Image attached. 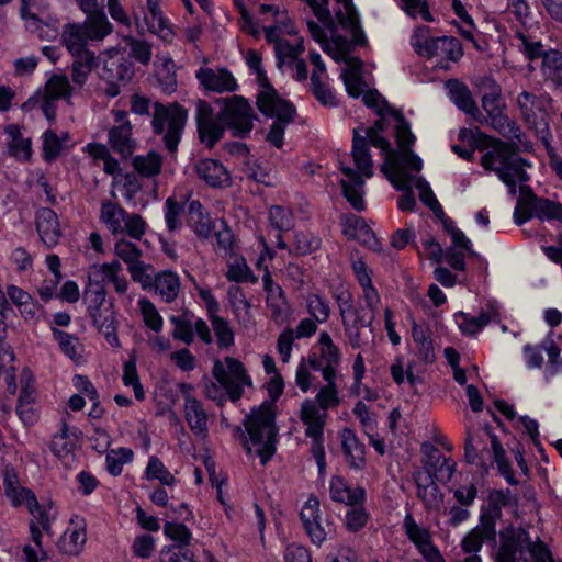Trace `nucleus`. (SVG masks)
Returning <instances> with one entry per match:
<instances>
[{
    "label": "nucleus",
    "instance_id": "nucleus-1",
    "mask_svg": "<svg viewBox=\"0 0 562 562\" xmlns=\"http://www.w3.org/2000/svg\"><path fill=\"white\" fill-rule=\"evenodd\" d=\"M481 165L485 170L493 171L507 186L512 195L517 193L519 187V198L517 202L521 205L535 207L537 198L532 189L526 184L530 177L527 168L530 164L524 159L517 147L505 142L497 140L493 147L481 157Z\"/></svg>",
    "mask_w": 562,
    "mask_h": 562
},
{
    "label": "nucleus",
    "instance_id": "nucleus-2",
    "mask_svg": "<svg viewBox=\"0 0 562 562\" xmlns=\"http://www.w3.org/2000/svg\"><path fill=\"white\" fill-rule=\"evenodd\" d=\"M276 406L263 402L255 407L244 419V427L250 442L257 447L256 452L265 465L276 453L278 427L276 425Z\"/></svg>",
    "mask_w": 562,
    "mask_h": 562
},
{
    "label": "nucleus",
    "instance_id": "nucleus-3",
    "mask_svg": "<svg viewBox=\"0 0 562 562\" xmlns=\"http://www.w3.org/2000/svg\"><path fill=\"white\" fill-rule=\"evenodd\" d=\"M356 130H361L368 145L371 144L382 150L385 161L381 166V171L396 189H403L409 184L411 171L419 172L422 170L423 161L417 155L411 153L397 154V150L392 148L391 143L381 133H368L362 126Z\"/></svg>",
    "mask_w": 562,
    "mask_h": 562
},
{
    "label": "nucleus",
    "instance_id": "nucleus-4",
    "mask_svg": "<svg viewBox=\"0 0 562 562\" xmlns=\"http://www.w3.org/2000/svg\"><path fill=\"white\" fill-rule=\"evenodd\" d=\"M516 103L524 122L536 132L546 149L550 150L552 133L548 110L552 104L551 97L522 91L517 95Z\"/></svg>",
    "mask_w": 562,
    "mask_h": 562
},
{
    "label": "nucleus",
    "instance_id": "nucleus-5",
    "mask_svg": "<svg viewBox=\"0 0 562 562\" xmlns=\"http://www.w3.org/2000/svg\"><path fill=\"white\" fill-rule=\"evenodd\" d=\"M151 126L154 133L162 136V142L169 153H176L188 119V111L178 103L164 105L153 104Z\"/></svg>",
    "mask_w": 562,
    "mask_h": 562
},
{
    "label": "nucleus",
    "instance_id": "nucleus-6",
    "mask_svg": "<svg viewBox=\"0 0 562 562\" xmlns=\"http://www.w3.org/2000/svg\"><path fill=\"white\" fill-rule=\"evenodd\" d=\"M100 220L113 235H127L139 240L146 231V222L139 214L127 213L112 201H102Z\"/></svg>",
    "mask_w": 562,
    "mask_h": 562
},
{
    "label": "nucleus",
    "instance_id": "nucleus-7",
    "mask_svg": "<svg viewBox=\"0 0 562 562\" xmlns=\"http://www.w3.org/2000/svg\"><path fill=\"white\" fill-rule=\"evenodd\" d=\"M133 76V63L124 54L115 49L104 54L100 78L108 83L104 90L108 97H117L121 92V86L128 83Z\"/></svg>",
    "mask_w": 562,
    "mask_h": 562
},
{
    "label": "nucleus",
    "instance_id": "nucleus-8",
    "mask_svg": "<svg viewBox=\"0 0 562 562\" xmlns=\"http://www.w3.org/2000/svg\"><path fill=\"white\" fill-rule=\"evenodd\" d=\"M255 113L249 102L240 95L224 100V106L218 114L221 124L232 131L236 137H246L254 127Z\"/></svg>",
    "mask_w": 562,
    "mask_h": 562
},
{
    "label": "nucleus",
    "instance_id": "nucleus-9",
    "mask_svg": "<svg viewBox=\"0 0 562 562\" xmlns=\"http://www.w3.org/2000/svg\"><path fill=\"white\" fill-rule=\"evenodd\" d=\"M225 366L221 360H215L212 374L226 391L232 402H237L244 394V387L251 385L244 364L236 358L226 357Z\"/></svg>",
    "mask_w": 562,
    "mask_h": 562
},
{
    "label": "nucleus",
    "instance_id": "nucleus-10",
    "mask_svg": "<svg viewBox=\"0 0 562 562\" xmlns=\"http://www.w3.org/2000/svg\"><path fill=\"white\" fill-rule=\"evenodd\" d=\"M111 32V24H109V30H104L91 19H86L82 24H67L61 33V40L71 55H78L81 52H90L86 48L89 41H101Z\"/></svg>",
    "mask_w": 562,
    "mask_h": 562
},
{
    "label": "nucleus",
    "instance_id": "nucleus-11",
    "mask_svg": "<svg viewBox=\"0 0 562 562\" xmlns=\"http://www.w3.org/2000/svg\"><path fill=\"white\" fill-rule=\"evenodd\" d=\"M424 473L430 474L438 482L448 483L456 472V462L446 458L440 450L429 442L422 445Z\"/></svg>",
    "mask_w": 562,
    "mask_h": 562
},
{
    "label": "nucleus",
    "instance_id": "nucleus-12",
    "mask_svg": "<svg viewBox=\"0 0 562 562\" xmlns=\"http://www.w3.org/2000/svg\"><path fill=\"white\" fill-rule=\"evenodd\" d=\"M115 125L109 131V144L111 148L123 159L132 157L137 143L133 138L132 125L126 120V112L114 111Z\"/></svg>",
    "mask_w": 562,
    "mask_h": 562
},
{
    "label": "nucleus",
    "instance_id": "nucleus-13",
    "mask_svg": "<svg viewBox=\"0 0 562 562\" xmlns=\"http://www.w3.org/2000/svg\"><path fill=\"white\" fill-rule=\"evenodd\" d=\"M497 516V509L492 508L488 514H481L480 524L468 532L462 539L461 547L467 553L476 554L483 542L496 543V529L493 519Z\"/></svg>",
    "mask_w": 562,
    "mask_h": 562
},
{
    "label": "nucleus",
    "instance_id": "nucleus-14",
    "mask_svg": "<svg viewBox=\"0 0 562 562\" xmlns=\"http://www.w3.org/2000/svg\"><path fill=\"white\" fill-rule=\"evenodd\" d=\"M195 76L201 86L207 91L224 93L234 92L238 89L235 77L224 67H202L196 71Z\"/></svg>",
    "mask_w": 562,
    "mask_h": 562
},
{
    "label": "nucleus",
    "instance_id": "nucleus-15",
    "mask_svg": "<svg viewBox=\"0 0 562 562\" xmlns=\"http://www.w3.org/2000/svg\"><path fill=\"white\" fill-rule=\"evenodd\" d=\"M260 112L267 116L276 117L266 139L274 147L281 148L285 127L294 120L295 109L290 102H279L277 105L268 106V111Z\"/></svg>",
    "mask_w": 562,
    "mask_h": 562
},
{
    "label": "nucleus",
    "instance_id": "nucleus-16",
    "mask_svg": "<svg viewBox=\"0 0 562 562\" xmlns=\"http://www.w3.org/2000/svg\"><path fill=\"white\" fill-rule=\"evenodd\" d=\"M196 125L201 140L206 142L209 147L224 135L223 125L214 119L213 109L206 101L199 100L196 103Z\"/></svg>",
    "mask_w": 562,
    "mask_h": 562
},
{
    "label": "nucleus",
    "instance_id": "nucleus-17",
    "mask_svg": "<svg viewBox=\"0 0 562 562\" xmlns=\"http://www.w3.org/2000/svg\"><path fill=\"white\" fill-rule=\"evenodd\" d=\"M447 86L450 99L459 110L480 124L487 123L485 115L480 111L470 89L464 83L459 80H449Z\"/></svg>",
    "mask_w": 562,
    "mask_h": 562
},
{
    "label": "nucleus",
    "instance_id": "nucleus-18",
    "mask_svg": "<svg viewBox=\"0 0 562 562\" xmlns=\"http://www.w3.org/2000/svg\"><path fill=\"white\" fill-rule=\"evenodd\" d=\"M123 268L119 260L93 266L89 272V283H97L104 288L106 283H113L117 293L123 294L127 290V280L120 276Z\"/></svg>",
    "mask_w": 562,
    "mask_h": 562
},
{
    "label": "nucleus",
    "instance_id": "nucleus-19",
    "mask_svg": "<svg viewBox=\"0 0 562 562\" xmlns=\"http://www.w3.org/2000/svg\"><path fill=\"white\" fill-rule=\"evenodd\" d=\"M340 170L346 177V179L340 180L344 196L356 211H363L366 205L363 201L364 180L362 176L348 166H341Z\"/></svg>",
    "mask_w": 562,
    "mask_h": 562
},
{
    "label": "nucleus",
    "instance_id": "nucleus-20",
    "mask_svg": "<svg viewBox=\"0 0 562 562\" xmlns=\"http://www.w3.org/2000/svg\"><path fill=\"white\" fill-rule=\"evenodd\" d=\"M89 316L92 318L93 325L104 335L108 344L120 348L121 344L117 336L119 321L113 303L109 302L106 306L89 314Z\"/></svg>",
    "mask_w": 562,
    "mask_h": 562
},
{
    "label": "nucleus",
    "instance_id": "nucleus-21",
    "mask_svg": "<svg viewBox=\"0 0 562 562\" xmlns=\"http://www.w3.org/2000/svg\"><path fill=\"white\" fill-rule=\"evenodd\" d=\"M413 479L417 486V497L424 503L425 507H439L442 503L443 495L436 483L437 480L431 477L430 474L424 473L422 470L415 471Z\"/></svg>",
    "mask_w": 562,
    "mask_h": 562
},
{
    "label": "nucleus",
    "instance_id": "nucleus-22",
    "mask_svg": "<svg viewBox=\"0 0 562 562\" xmlns=\"http://www.w3.org/2000/svg\"><path fill=\"white\" fill-rule=\"evenodd\" d=\"M527 540V535L522 531H501L499 547L494 555V562H520L517 557V550Z\"/></svg>",
    "mask_w": 562,
    "mask_h": 562
},
{
    "label": "nucleus",
    "instance_id": "nucleus-23",
    "mask_svg": "<svg viewBox=\"0 0 562 562\" xmlns=\"http://www.w3.org/2000/svg\"><path fill=\"white\" fill-rule=\"evenodd\" d=\"M36 229L42 241L48 247L57 245L60 237V227L57 214L48 207H43L36 213Z\"/></svg>",
    "mask_w": 562,
    "mask_h": 562
},
{
    "label": "nucleus",
    "instance_id": "nucleus-24",
    "mask_svg": "<svg viewBox=\"0 0 562 562\" xmlns=\"http://www.w3.org/2000/svg\"><path fill=\"white\" fill-rule=\"evenodd\" d=\"M184 418L195 436L200 438L207 436V414L202 403L191 395L184 397Z\"/></svg>",
    "mask_w": 562,
    "mask_h": 562
},
{
    "label": "nucleus",
    "instance_id": "nucleus-25",
    "mask_svg": "<svg viewBox=\"0 0 562 562\" xmlns=\"http://www.w3.org/2000/svg\"><path fill=\"white\" fill-rule=\"evenodd\" d=\"M341 318L349 344L353 349L360 348L362 345L360 329L363 327H371L374 321V315L367 316L363 308L358 307Z\"/></svg>",
    "mask_w": 562,
    "mask_h": 562
},
{
    "label": "nucleus",
    "instance_id": "nucleus-26",
    "mask_svg": "<svg viewBox=\"0 0 562 562\" xmlns=\"http://www.w3.org/2000/svg\"><path fill=\"white\" fill-rule=\"evenodd\" d=\"M342 8L336 12V18L344 29L350 31L352 43L356 45L367 44L364 33L360 27V21L352 0H336Z\"/></svg>",
    "mask_w": 562,
    "mask_h": 562
},
{
    "label": "nucleus",
    "instance_id": "nucleus-27",
    "mask_svg": "<svg viewBox=\"0 0 562 562\" xmlns=\"http://www.w3.org/2000/svg\"><path fill=\"white\" fill-rule=\"evenodd\" d=\"M198 176L209 186L214 188L227 187L231 184V177L226 168L217 160L203 159L194 166Z\"/></svg>",
    "mask_w": 562,
    "mask_h": 562
},
{
    "label": "nucleus",
    "instance_id": "nucleus-28",
    "mask_svg": "<svg viewBox=\"0 0 562 562\" xmlns=\"http://www.w3.org/2000/svg\"><path fill=\"white\" fill-rule=\"evenodd\" d=\"M188 224L200 239H207L212 236L215 224L209 213L204 212L203 205L198 200L189 203Z\"/></svg>",
    "mask_w": 562,
    "mask_h": 562
},
{
    "label": "nucleus",
    "instance_id": "nucleus-29",
    "mask_svg": "<svg viewBox=\"0 0 562 562\" xmlns=\"http://www.w3.org/2000/svg\"><path fill=\"white\" fill-rule=\"evenodd\" d=\"M463 56V48L460 41L453 36L435 37L429 54L425 58L438 57L445 61H458Z\"/></svg>",
    "mask_w": 562,
    "mask_h": 562
},
{
    "label": "nucleus",
    "instance_id": "nucleus-30",
    "mask_svg": "<svg viewBox=\"0 0 562 562\" xmlns=\"http://www.w3.org/2000/svg\"><path fill=\"white\" fill-rule=\"evenodd\" d=\"M262 282L263 289L267 293L266 302L272 311V318L276 322L282 321L286 308V299L282 288L273 282L268 270L262 277Z\"/></svg>",
    "mask_w": 562,
    "mask_h": 562
},
{
    "label": "nucleus",
    "instance_id": "nucleus-31",
    "mask_svg": "<svg viewBox=\"0 0 562 562\" xmlns=\"http://www.w3.org/2000/svg\"><path fill=\"white\" fill-rule=\"evenodd\" d=\"M352 159L357 169L366 178L373 176V161L366 136H362L361 130H353L352 138Z\"/></svg>",
    "mask_w": 562,
    "mask_h": 562
},
{
    "label": "nucleus",
    "instance_id": "nucleus-32",
    "mask_svg": "<svg viewBox=\"0 0 562 562\" xmlns=\"http://www.w3.org/2000/svg\"><path fill=\"white\" fill-rule=\"evenodd\" d=\"M322 408L314 401L305 400L301 406V419L306 425V436H322L327 417L326 411L321 412Z\"/></svg>",
    "mask_w": 562,
    "mask_h": 562
},
{
    "label": "nucleus",
    "instance_id": "nucleus-33",
    "mask_svg": "<svg viewBox=\"0 0 562 562\" xmlns=\"http://www.w3.org/2000/svg\"><path fill=\"white\" fill-rule=\"evenodd\" d=\"M147 10L148 14L144 15V22L148 31L164 41H170L173 33L160 10L159 0H147Z\"/></svg>",
    "mask_w": 562,
    "mask_h": 562
},
{
    "label": "nucleus",
    "instance_id": "nucleus-34",
    "mask_svg": "<svg viewBox=\"0 0 562 562\" xmlns=\"http://www.w3.org/2000/svg\"><path fill=\"white\" fill-rule=\"evenodd\" d=\"M341 446L344 453L349 462L350 467L355 469H361L364 465L366 447L355 431L350 428H345L341 431Z\"/></svg>",
    "mask_w": 562,
    "mask_h": 562
},
{
    "label": "nucleus",
    "instance_id": "nucleus-35",
    "mask_svg": "<svg viewBox=\"0 0 562 562\" xmlns=\"http://www.w3.org/2000/svg\"><path fill=\"white\" fill-rule=\"evenodd\" d=\"M364 490L360 486L351 488L340 476H335L330 482V496L333 501L353 506L364 499Z\"/></svg>",
    "mask_w": 562,
    "mask_h": 562
},
{
    "label": "nucleus",
    "instance_id": "nucleus-36",
    "mask_svg": "<svg viewBox=\"0 0 562 562\" xmlns=\"http://www.w3.org/2000/svg\"><path fill=\"white\" fill-rule=\"evenodd\" d=\"M153 290L159 294L165 302H173L180 291L179 276L170 270H165L154 276Z\"/></svg>",
    "mask_w": 562,
    "mask_h": 562
},
{
    "label": "nucleus",
    "instance_id": "nucleus-37",
    "mask_svg": "<svg viewBox=\"0 0 562 562\" xmlns=\"http://www.w3.org/2000/svg\"><path fill=\"white\" fill-rule=\"evenodd\" d=\"M72 56L74 60L70 68L71 81L74 87L82 88L97 65L95 56L93 52H81Z\"/></svg>",
    "mask_w": 562,
    "mask_h": 562
},
{
    "label": "nucleus",
    "instance_id": "nucleus-38",
    "mask_svg": "<svg viewBox=\"0 0 562 562\" xmlns=\"http://www.w3.org/2000/svg\"><path fill=\"white\" fill-rule=\"evenodd\" d=\"M541 74L546 81L555 88H562V52L549 49L541 64Z\"/></svg>",
    "mask_w": 562,
    "mask_h": 562
},
{
    "label": "nucleus",
    "instance_id": "nucleus-39",
    "mask_svg": "<svg viewBox=\"0 0 562 562\" xmlns=\"http://www.w3.org/2000/svg\"><path fill=\"white\" fill-rule=\"evenodd\" d=\"M391 116L396 122L395 138L398 146L397 154L404 155L406 153H411L412 155H416L411 148L415 143V135L411 131L409 123L398 110L393 111Z\"/></svg>",
    "mask_w": 562,
    "mask_h": 562
},
{
    "label": "nucleus",
    "instance_id": "nucleus-40",
    "mask_svg": "<svg viewBox=\"0 0 562 562\" xmlns=\"http://www.w3.org/2000/svg\"><path fill=\"white\" fill-rule=\"evenodd\" d=\"M132 166L139 177L151 179L161 172L162 157L156 151H148L146 155L135 156Z\"/></svg>",
    "mask_w": 562,
    "mask_h": 562
},
{
    "label": "nucleus",
    "instance_id": "nucleus-41",
    "mask_svg": "<svg viewBox=\"0 0 562 562\" xmlns=\"http://www.w3.org/2000/svg\"><path fill=\"white\" fill-rule=\"evenodd\" d=\"M5 133L10 136L9 154L20 160H29L31 157V139L22 136L16 125H8Z\"/></svg>",
    "mask_w": 562,
    "mask_h": 562
},
{
    "label": "nucleus",
    "instance_id": "nucleus-42",
    "mask_svg": "<svg viewBox=\"0 0 562 562\" xmlns=\"http://www.w3.org/2000/svg\"><path fill=\"white\" fill-rule=\"evenodd\" d=\"M412 336L414 342L416 344L418 357L420 360L426 363L434 362L436 356L429 329L414 324L412 328Z\"/></svg>",
    "mask_w": 562,
    "mask_h": 562
},
{
    "label": "nucleus",
    "instance_id": "nucleus-43",
    "mask_svg": "<svg viewBox=\"0 0 562 562\" xmlns=\"http://www.w3.org/2000/svg\"><path fill=\"white\" fill-rule=\"evenodd\" d=\"M256 74L258 83L262 88L257 95V106L259 111H268V106L277 105L279 102H286L280 98L274 88L270 85L263 69L256 71Z\"/></svg>",
    "mask_w": 562,
    "mask_h": 562
},
{
    "label": "nucleus",
    "instance_id": "nucleus-44",
    "mask_svg": "<svg viewBox=\"0 0 562 562\" xmlns=\"http://www.w3.org/2000/svg\"><path fill=\"white\" fill-rule=\"evenodd\" d=\"M87 540L85 529H68L59 538L57 546L61 553L77 555L81 552Z\"/></svg>",
    "mask_w": 562,
    "mask_h": 562
},
{
    "label": "nucleus",
    "instance_id": "nucleus-45",
    "mask_svg": "<svg viewBox=\"0 0 562 562\" xmlns=\"http://www.w3.org/2000/svg\"><path fill=\"white\" fill-rule=\"evenodd\" d=\"M72 91L74 87L70 85L66 75L54 74L47 80L43 95L55 100L69 99L72 94Z\"/></svg>",
    "mask_w": 562,
    "mask_h": 562
},
{
    "label": "nucleus",
    "instance_id": "nucleus-46",
    "mask_svg": "<svg viewBox=\"0 0 562 562\" xmlns=\"http://www.w3.org/2000/svg\"><path fill=\"white\" fill-rule=\"evenodd\" d=\"M193 315L191 313H183L182 315H173L170 317V322L173 324L175 329L172 337L177 340L191 345L194 340L193 334Z\"/></svg>",
    "mask_w": 562,
    "mask_h": 562
},
{
    "label": "nucleus",
    "instance_id": "nucleus-47",
    "mask_svg": "<svg viewBox=\"0 0 562 562\" xmlns=\"http://www.w3.org/2000/svg\"><path fill=\"white\" fill-rule=\"evenodd\" d=\"M509 530H519L527 535L528 540L524 541L519 550H517V553H521L524 549L527 548L535 562H554L551 551L540 539H538L536 542H532L529 533L522 528L508 527L504 531Z\"/></svg>",
    "mask_w": 562,
    "mask_h": 562
},
{
    "label": "nucleus",
    "instance_id": "nucleus-48",
    "mask_svg": "<svg viewBox=\"0 0 562 562\" xmlns=\"http://www.w3.org/2000/svg\"><path fill=\"white\" fill-rule=\"evenodd\" d=\"M491 437V446L494 454V461L496 462L498 467L499 473L506 479V481L510 485L517 484V481L514 476L513 470L510 468V463L506 458V452L501 443V441L497 439L495 435H490Z\"/></svg>",
    "mask_w": 562,
    "mask_h": 562
},
{
    "label": "nucleus",
    "instance_id": "nucleus-49",
    "mask_svg": "<svg viewBox=\"0 0 562 562\" xmlns=\"http://www.w3.org/2000/svg\"><path fill=\"white\" fill-rule=\"evenodd\" d=\"M515 37L520 41L518 49L525 55V57L533 61L538 58L544 59L546 54L549 49H544L543 44L540 41H535L531 37L524 34L521 31L515 33Z\"/></svg>",
    "mask_w": 562,
    "mask_h": 562
},
{
    "label": "nucleus",
    "instance_id": "nucleus-50",
    "mask_svg": "<svg viewBox=\"0 0 562 562\" xmlns=\"http://www.w3.org/2000/svg\"><path fill=\"white\" fill-rule=\"evenodd\" d=\"M218 348L227 349L234 345L235 337L229 323L217 314L210 317Z\"/></svg>",
    "mask_w": 562,
    "mask_h": 562
},
{
    "label": "nucleus",
    "instance_id": "nucleus-51",
    "mask_svg": "<svg viewBox=\"0 0 562 562\" xmlns=\"http://www.w3.org/2000/svg\"><path fill=\"white\" fill-rule=\"evenodd\" d=\"M184 212V202L169 196L165 202V221L169 232H175L182 226L181 216Z\"/></svg>",
    "mask_w": 562,
    "mask_h": 562
},
{
    "label": "nucleus",
    "instance_id": "nucleus-52",
    "mask_svg": "<svg viewBox=\"0 0 562 562\" xmlns=\"http://www.w3.org/2000/svg\"><path fill=\"white\" fill-rule=\"evenodd\" d=\"M82 12L86 13L87 19H91L92 22L99 24L104 30H109L111 24L104 13L103 5L98 0H75Z\"/></svg>",
    "mask_w": 562,
    "mask_h": 562
},
{
    "label": "nucleus",
    "instance_id": "nucleus-53",
    "mask_svg": "<svg viewBox=\"0 0 562 562\" xmlns=\"http://www.w3.org/2000/svg\"><path fill=\"white\" fill-rule=\"evenodd\" d=\"M535 216L541 221L562 222V204L549 199L536 201L533 207Z\"/></svg>",
    "mask_w": 562,
    "mask_h": 562
},
{
    "label": "nucleus",
    "instance_id": "nucleus-54",
    "mask_svg": "<svg viewBox=\"0 0 562 562\" xmlns=\"http://www.w3.org/2000/svg\"><path fill=\"white\" fill-rule=\"evenodd\" d=\"M319 356L325 364H339L340 350L334 344L330 335L327 331H322L318 338Z\"/></svg>",
    "mask_w": 562,
    "mask_h": 562
},
{
    "label": "nucleus",
    "instance_id": "nucleus-55",
    "mask_svg": "<svg viewBox=\"0 0 562 562\" xmlns=\"http://www.w3.org/2000/svg\"><path fill=\"white\" fill-rule=\"evenodd\" d=\"M456 317L462 318V322L459 323V328L465 335L476 334L491 322V315L487 312H482L477 317L470 316L464 312H459L456 314Z\"/></svg>",
    "mask_w": 562,
    "mask_h": 562
},
{
    "label": "nucleus",
    "instance_id": "nucleus-56",
    "mask_svg": "<svg viewBox=\"0 0 562 562\" xmlns=\"http://www.w3.org/2000/svg\"><path fill=\"white\" fill-rule=\"evenodd\" d=\"M145 475L147 480H158L162 485L170 486L175 482L173 475L164 465L160 459L155 456L149 458Z\"/></svg>",
    "mask_w": 562,
    "mask_h": 562
},
{
    "label": "nucleus",
    "instance_id": "nucleus-57",
    "mask_svg": "<svg viewBox=\"0 0 562 562\" xmlns=\"http://www.w3.org/2000/svg\"><path fill=\"white\" fill-rule=\"evenodd\" d=\"M306 308L312 318L318 323H325L330 316L328 302L318 294L311 293L306 296Z\"/></svg>",
    "mask_w": 562,
    "mask_h": 562
},
{
    "label": "nucleus",
    "instance_id": "nucleus-58",
    "mask_svg": "<svg viewBox=\"0 0 562 562\" xmlns=\"http://www.w3.org/2000/svg\"><path fill=\"white\" fill-rule=\"evenodd\" d=\"M85 300L88 304V314L97 312L99 308L106 306L110 301H106L105 288L97 284L89 283L85 290Z\"/></svg>",
    "mask_w": 562,
    "mask_h": 562
},
{
    "label": "nucleus",
    "instance_id": "nucleus-59",
    "mask_svg": "<svg viewBox=\"0 0 562 562\" xmlns=\"http://www.w3.org/2000/svg\"><path fill=\"white\" fill-rule=\"evenodd\" d=\"M52 330L54 338L58 341V345L65 355L71 359L80 357L82 346L77 337L57 328H53Z\"/></svg>",
    "mask_w": 562,
    "mask_h": 562
},
{
    "label": "nucleus",
    "instance_id": "nucleus-60",
    "mask_svg": "<svg viewBox=\"0 0 562 562\" xmlns=\"http://www.w3.org/2000/svg\"><path fill=\"white\" fill-rule=\"evenodd\" d=\"M124 43L130 47V57L135 58L142 65H148L151 59V44L134 36H125Z\"/></svg>",
    "mask_w": 562,
    "mask_h": 562
},
{
    "label": "nucleus",
    "instance_id": "nucleus-61",
    "mask_svg": "<svg viewBox=\"0 0 562 562\" xmlns=\"http://www.w3.org/2000/svg\"><path fill=\"white\" fill-rule=\"evenodd\" d=\"M403 527L408 539L417 548L431 539L429 530L418 526L409 513L404 517Z\"/></svg>",
    "mask_w": 562,
    "mask_h": 562
},
{
    "label": "nucleus",
    "instance_id": "nucleus-62",
    "mask_svg": "<svg viewBox=\"0 0 562 562\" xmlns=\"http://www.w3.org/2000/svg\"><path fill=\"white\" fill-rule=\"evenodd\" d=\"M226 278L229 281L235 282L256 283L258 281V278L254 276L251 269L248 267L244 258L236 259L228 266Z\"/></svg>",
    "mask_w": 562,
    "mask_h": 562
},
{
    "label": "nucleus",
    "instance_id": "nucleus-63",
    "mask_svg": "<svg viewBox=\"0 0 562 562\" xmlns=\"http://www.w3.org/2000/svg\"><path fill=\"white\" fill-rule=\"evenodd\" d=\"M114 251L120 259L128 265V267L142 262L139 260L142 257V250L135 244L124 238L116 241Z\"/></svg>",
    "mask_w": 562,
    "mask_h": 562
},
{
    "label": "nucleus",
    "instance_id": "nucleus-64",
    "mask_svg": "<svg viewBox=\"0 0 562 562\" xmlns=\"http://www.w3.org/2000/svg\"><path fill=\"white\" fill-rule=\"evenodd\" d=\"M269 221L271 226L279 232L290 231L294 225L292 212L279 205L270 207Z\"/></svg>",
    "mask_w": 562,
    "mask_h": 562
}]
</instances>
